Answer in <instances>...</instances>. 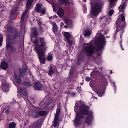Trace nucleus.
I'll return each mask as SVG.
<instances>
[{
	"label": "nucleus",
	"mask_w": 128,
	"mask_h": 128,
	"mask_svg": "<svg viewBox=\"0 0 128 128\" xmlns=\"http://www.w3.org/2000/svg\"><path fill=\"white\" fill-rule=\"evenodd\" d=\"M60 107H58V106L57 108L56 112V116H60Z\"/></svg>",
	"instance_id": "nucleus-35"
},
{
	"label": "nucleus",
	"mask_w": 128,
	"mask_h": 128,
	"mask_svg": "<svg viewBox=\"0 0 128 128\" xmlns=\"http://www.w3.org/2000/svg\"><path fill=\"white\" fill-rule=\"evenodd\" d=\"M84 46H86V44H84Z\"/></svg>",
	"instance_id": "nucleus-55"
},
{
	"label": "nucleus",
	"mask_w": 128,
	"mask_h": 128,
	"mask_svg": "<svg viewBox=\"0 0 128 128\" xmlns=\"http://www.w3.org/2000/svg\"><path fill=\"white\" fill-rule=\"evenodd\" d=\"M84 50L85 54L88 56V58L92 56L96 52V48L92 44H88L87 46H85L84 48Z\"/></svg>",
	"instance_id": "nucleus-7"
},
{
	"label": "nucleus",
	"mask_w": 128,
	"mask_h": 128,
	"mask_svg": "<svg viewBox=\"0 0 128 128\" xmlns=\"http://www.w3.org/2000/svg\"><path fill=\"white\" fill-rule=\"evenodd\" d=\"M82 104V101H79L77 104Z\"/></svg>",
	"instance_id": "nucleus-48"
},
{
	"label": "nucleus",
	"mask_w": 128,
	"mask_h": 128,
	"mask_svg": "<svg viewBox=\"0 0 128 128\" xmlns=\"http://www.w3.org/2000/svg\"><path fill=\"white\" fill-rule=\"evenodd\" d=\"M106 36L104 35H100L99 38L96 40V44H97L98 50L102 52V50H104V46H106Z\"/></svg>",
	"instance_id": "nucleus-6"
},
{
	"label": "nucleus",
	"mask_w": 128,
	"mask_h": 128,
	"mask_svg": "<svg viewBox=\"0 0 128 128\" xmlns=\"http://www.w3.org/2000/svg\"><path fill=\"white\" fill-rule=\"evenodd\" d=\"M28 67H26V64H23L22 66V68L19 69L20 76L21 78L26 76V72H28Z\"/></svg>",
	"instance_id": "nucleus-9"
},
{
	"label": "nucleus",
	"mask_w": 128,
	"mask_h": 128,
	"mask_svg": "<svg viewBox=\"0 0 128 128\" xmlns=\"http://www.w3.org/2000/svg\"><path fill=\"white\" fill-rule=\"evenodd\" d=\"M4 42V36L2 34H0V48L2 46V44Z\"/></svg>",
	"instance_id": "nucleus-31"
},
{
	"label": "nucleus",
	"mask_w": 128,
	"mask_h": 128,
	"mask_svg": "<svg viewBox=\"0 0 128 128\" xmlns=\"http://www.w3.org/2000/svg\"><path fill=\"white\" fill-rule=\"evenodd\" d=\"M96 72H93L91 73L90 76H96Z\"/></svg>",
	"instance_id": "nucleus-42"
},
{
	"label": "nucleus",
	"mask_w": 128,
	"mask_h": 128,
	"mask_svg": "<svg viewBox=\"0 0 128 128\" xmlns=\"http://www.w3.org/2000/svg\"><path fill=\"white\" fill-rule=\"evenodd\" d=\"M70 46H72L73 42L72 41L70 40H67V41Z\"/></svg>",
	"instance_id": "nucleus-39"
},
{
	"label": "nucleus",
	"mask_w": 128,
	"mask_h": 128,
	"mask_svg": "<svg viewBox=\"0 0 128 128\" xmlns=\"http://www.w3.org/2000/svg\"><path fill=\"white\" fill-rule=\"evenodd\" d=\"M52 24L53 26V32H54V34H56V32H58V25L56 24V23L55 22H52Z\"/></svg>",
	"instance_id": "nucleus-16"
},
{
	"label": "nucleus",
	"mask_w": 128,
	"mask_h": 128,
	"mask_svg": "<svg viewBox=\"0 0 128 128\" xmlns=\"http://www.w3.org/2000/svg\"><path fill=\"white\" fill-rule=\"evenodd\" d=\"M120 46H121V48H122V50H124V48H122V44H121Z\"/></svg>",
	"instance_id": "nucleus-50"
},
{
	"label": "nucleus",
	"mask_w": 128,
	"mask_h": 128,
	"mask_svg": "<svg viewBox=\"0 0 128 128\" xmlns=\"http://www.w3.org/2000/svg\"><path fill=\"white\" fill-rule=\"evenodd\" d=\"M40 32L38 31V30L36 28H32V34H31V40H32L34 38H36L34 40H34H40V38H42V37H40Z\"/></svg>",
	"instance_id": "nucleus-8"
},
{
	"label": "nucleus",
	"mask_w": 128,
	"mask_h": 128,
	"mask_svg": "<svg viewBox=\"0 0 128 128\" xmlns=\"http://www.w3.org/2000/svg\"><path fill=\"white\" fill-rule=\"evenodd\" d=\"M64 28H66V29L67 30V28H68V26H64Z\"/></svg>",
	"instance_id": "nucleus-53"
},
{
	"label": "nucleus",
	"mask_w": 128,
	"mask_h": 128,
	"mask_svg": "<svg viewBox=\"0 0 128 128\" xmlns=\"http://www.w3.org/2000/svg\"><path fill=\"white\" fill-rule=\"evenodd\" d=\"M10 84H3L2 85V90L4 92H10Z\"/></svg>",
	"instance_id": "nucleus-14"
},
{
	"label": "nucleus",
	"mask_w": 128,
	"mask_h": 128,
	"mask_svg": "<svg viewBox=\"0 0 128 128\" xmlns=\"http://www.w3.org/2000/svg\"><path fill=\"white\" fill-rule=\"evenodd\" d=\"M28 14V10H26L21 16V22H24V20H26V16Z\"/></svg>",
	"instance_id": "nucleus-24"
},
{
	"label": "nucleus",
	"mask_w": 128,
	"mask_h": 128,
	"mask_svg": "<svg viewBox=\"0 0 128 128\" xmlns=\"http://www.w3.org/2000/svg\"><path fill=\"white\" fill-rule=\"evenodd\" d=\"M103 4L102 2H98L95 3L93 6H92V15L96 16L100 12H102V10Z\"/></svg>",
	"instance_id": "nucleus-5"
},
{
	"label": "nucleus",
	"mask_w": 128,
	"mask_h": 128,
	"mask_svg": "<svg viewBox=\"0 0 128 128\" xmlns=\"http://www.w3.org/2000/svg\"><path fill=\"white\" fill-rule=\"evenodd\" d=\"M34 0H28L26 5V8L28 10L30 8L32 4H34Z\"/></svg>",
	"instance_id": "nucleus-21"
},
{
	"label": "nucleus",
	"mask_w": 128,
	"mask_h": 128,
	"mask_svg": "<svg viewBox=\"0 0 128 128\" xmlns=\"http://www.w3.org/2000/svg\"><path fill=\"white\" fill-rule=\"evenodd\" d=\"M4 110L5 114H10V109L4 108Z\"/></svg>",
	"instance_id": "nucleus-40"
},
{
	"label": "nucleus",
	"mask_w": 128,
	"mask_h": 128,
	"mask_svg": "<svg viewBox=\"0 0 128 128\" xmlns=\"http://www.w3.org/2000/svg\"><path fill=\"white\" fill-rule=\"evenodd\" d=\"M12 30H14V28L12 26H8L7 27V32L8 34H12Z\"/></svg>",
	"instance_id": "nucleus-30"
},
{
	"label": "nucleus",
	"mask_w": 128,
	"mask_h": 128,
	"mask_svg": "<svg viewBox=\"0 0 128 128\" xmlns=\"http://www.w3.org/2000/svg\"><path fill=\"white\" fill-rule=\"evenodd\" d=\"M24 126H26V123L24 124Z\"/></svg>",
	"instance_id": "nucleus-59"
},
{
	"label": "nucleus",
	"mask_w": 128,
	"mask_h": 128,
	"mask_svg": "<svg viewBox=\"0 0 128 128\" xmlns=\"http://www.w3.org/2000/svg\"><path fill=\"white\" fill-rule=\"evenodd\" d=\"M31 116L33 118H40V116H38V112L37 111H34L31 114Z\"/></svg>",
	"instance_id": "nucleus-19"
},
{
	"label": "nucleus",
	"mask_w": 128,
	"mask_h": 128,
	"mask_svg": "<svg viewBox=\"0 0 128 128\" xmlns=\"http://www.w3.org/2000/svg\"><path fill=\"white\" fill-rule=\"evenodd\" d=\"M112 74V72L111 71V72H110V74Z\"/></svg>",
	"instance_id": "nucleus-54"
},
{
	"label": "nucleus",
	"mask_w": 128,
	"mask_h": 128,
	"mask_svg": "<svg viewBox=\"0 0 128 128\" xmlns=\"http://www.w3.org/2000/svg\"><path fill=\"white\" fill-rule=\"evenodd\" d=\"M65 24L67 25L68 26L72 24V20H68V19H66L65 20Z\"/></svg>",
	"instance_id": "nucleus-37"
},
{
	"label": "nucleus",
	"mask_w": 128,
	"mask_h": 128,
	"mask_svg": "<svg viewBox=\"0 0 128 128\" xmlns=\"http://www.w3.org/2000/svg\"><path fill=\"white\" fill-rule=\"evenodd\" d=\"M92 36V32L87 30L84 33V36Z\"/></svg>",
	"instance_id": "nucleus-33"
},
{
	"label": "nucleus",
	"mask_w": 128,
	"mask_h": 128,
	"mask_svg": "<svg viewBox=\"0 0 128 128\" xmlns=\"http://www.w3.org/2000/svg\"><path fill=\"white\" fill-rule=\"evenodd\" d=\"M79 108V112L78 108ZM74 112H76V117L74 120L75 126H80V124H84V128L86 124L88 126L92 124V122L94 120V112L92 110H90V106L83 104L75 106Z\"/></svg>",
	"instance_id": "nucleus-1"
},
{
	"label": "nucleus",
	"mask_w": 128,
	"mask_h": 128,
	"mask_svg": "<svg viewBox=\"0 0 128 128\" xmlns=\"http://www.w3.org/2000/svg\"><path fill=\"white\" fill-rule=\"evenodd\" d=\"M38 24L40 26H42V22L40 20H37Z\"/></svg>",
	"instance_id": "nucleus-44"
},
{
	"label": "nucleus",
	"mask_w": 128,
	"mask_h": 128,
	"mask_svg": "<svg viewBox=\"0 0 128 128\" xmlns=\"http://www.w3.org/2000/svg\"><path fill=\"white\" fill-rule=\"evenodd\" d=\"M65 38H66V40H70V38H72V34H70L68 32H65L64 33V34Z\"/></svg>",
	"instance_id": "nucleus-20"
},
{
	"label": "nucleus",
	"mask_w": 128,
	"mask_h": 128,
	"mask_svg": "<svg viewBox=\"0 0 128 128\" xmlns=\"http://www.w3.org/2000/svg\"><path fill=\"white\" fill-rule=\"evenodd\" d=\"M13 34V36H10L8 38V42H6V50H10L11 48H12V44H18V38H20V32L16 31Z\"/></svg>",
	"instance_id": "nucleus-4"
},
{
	"label": "nucleus",
	"mask_w": 128,
	"mask_h": 128,
	"mask_svg": "<svg viewBox=\"0 0 128 128\" xmlns=\"http://www.w3.org/2000/svg\"><path fill=\"white\" fill-rule=\"evenodd\" d=\"M54 74V71L52 70V66H50L49 71L48 72V74L50 76H52V74Z\"/></svg>",
	"instance_id": "nucleus-27"
},
{
	"label": "nucleus",
	"mask_w": 128,
	"mask_h": 128,
	"mask_svg": "<svg viewBox=\"0 0 128 128\" xmlns=\"http://www.w3.org/2000/svg\"><path fill=\"white\" fill-rule=\"evenodd\" d=\"M110 2V8H114V2H116L118 0H109Z\"/></svg>",
	"instance_id": "nucleus-29"
},
{
	"label": "nucleus",
	"mask_w": 128,
	"mask_h": 128,
	"mask_svg": "<svg viewBox=\"0 0 128 128\" xmlns=\"http://www.w3.org/2000/svg\"><path fill=\"white\" fill-rule=\"evenodd\" d=\"M96 98V100H98V98Z\"/></svg>",
	"instance_id": "nucleus-58"
},
{
	"label": "nucleus",
	"mask_w": 128,
	"mask_h": 128,
	"mask_svg": "<svg viewBox=\"0 0 128 128\" xmlns=\"http://www.w3.org/2000/svg\"><path fill=\"white\" fill-rule=\"evenodd\" d=\"M14 80L17 84H22V79L18 74L14 75Z\"/></svg>",
	"instance_id": "nucleus-18"
},
{
	"label": "nucleus",
	"mask_w": 128,
	"mask_h": 128,
	"mask_svg": "<svg viewBox=\"0 0 128 128\" xmlns=\"http://www.w3.org/2000/svg\"><path fill=\"white\" fill-rule=\"evenodd\" d=\"M8 63L6 62H3L1 63V64L0 66V68H1V70H6L8 68Z\"/></svg>",
	"instance_id": "nucleus-12"
},
{
	"label": "nucleus",
	"mask_w": 128,
	"mask_h": 128,
	"mask_svg": "<svg viewBox=\"0 0 128 128\" xmlns=\"http://www.w3.org/2000/svg\"><path fill=\"white\" fill-rule=\"evenodd\" d=\"M86 82H90V80H92V78L88 76L86 78Z\"/></svg>",
	"instance_id": "nucleus-46"
},
{
	"label": "nucleus",
	"mask_w": 128,
	"mask_h": 128,
	"mask_svg": "<svg viewBox=\"0 0 128 128\" xmlns=\"http://www.w3.org/2000/svg\"><path fill=\"white\" fill-rule=\"evenodd\" d=\"M35 46L34 50L36 52L40 64H46V51L48 49L46 46L48 43L44 38H40L34 42Z\"/></svg>",
	"instance_id": "nucleus-2"
},
{
	"label": "nucleus",
	"mask_w": 128,
	"mask_h": 128,
	"mask_svg": "<svg viewBox=\"0 0 128 128\" xmlns=\"http://www.w3.org/2000/svg\"><path fill=\"white\" fill-rule=\"evenodd\" d=\"M46 2H48V0H46Z\"/></svg>",
	"instance_id": "nucleus-60"
},
{
	"label": "nucleus",
	"mask_w": 128,
	"mask_h": 128,
	"mask_svg": "<svg viewBox=\"0 0 128 128\" xmlns=\"http://www.w3.org/2000/svg\"><path fill=\"white\" fill-rule=\"evenodd\" d=\"M96 94L100 98H102V96L104 94V90L102 87L98 88L96 90Z\"/></svg>",
	"instance_id": "nucleus-13"
},
{
	"label": "nucleus",
	"mask_w": 128,
	"mask_h": 128,
	"mask_svg": "<svg viewBox=\"0 0 128 128\" xmlns=\"http://www.w3.org/2000/svg\"><path fill=\"white\" fill-rule=\"evenodd\" d=\"M96 60H98V57L93 58L92 62H96Z\"/></svg>",
	"instance_id": "nucleus-47"
},
{
	"label": "nucleus",
	"mask_w": 128,
	"mask_h": 128,
	"mask_svg": "<svg viewBox=\"0 0 128 128\" xmlns=\"http://www.w3.org/2000/svg\"><path fill=\"white\" fill-rule=\"evenodd\" d=\"M42 122V119L38 120L37 122H35L32 126L33 128H40V122Z\"/></svg>",
	"instance_id": "nucleus-17"
},
{
	"label": "nucleus",
	"mask_w": 128,
	"mask_h": 128,
	"mask_svg": "<svg viewBox=\"0 0 128 128\" xmlns=\"http://www.w3.org/2000/svg\"><path fill=\"white\" fill-rule=\"evenodd\" d=\"M20 92L23 96H28V92L26 91V89L24 88H22Z\"/></svg>",
	"instance_id": "nucleus-22"
},
{
	"label": "nucleus",
	"mask_w": 128,
	"mask_h": 128,
	"mask_svg": "<svg viewBox=\"0 0 128 128\" xmlns=\"http://www.w3.org/2000/svg\"><path fill=\"white\" fill-rule=\"evenodd\" d=\"M64 26V24L62 22H61L60 24V26Z\"/></svg>",
	"instance_id": "nucleus-49"
},
{
	"label": "nucleus",
	"mask_w": 128,
	"mask_h": 128,
	"mask_svg": "<svg viewBox=\"0 0 128 128\" xmlns=\"http://www.w3.org/2000/svg\"><path fill=\"white\" fill-rule=\"evenodd\" d=\"M57 14L60 18H62L64 16V10L62 8H60L57 12Z\"/></svg>",
	"instance_id": "nucleus-15"
},
{
	"label": "nucleus",
	"mask_w": 128,
	"mask_h": 128,
	"mask_svg": "<svg viewBox=\"0 0 128 128\" xmlns=\"http://www.w3.org/2000/svg\"><path fill=\"white\" fill-rule=\"evenodd\" d=\"M24 85L25 86H26L27 88H30V86H32V83L28 82H25L24 83Z\"/></svg>",
	"instance_id": "nucleus-32"
},
{
	"label": "nucleus",
	"mask_w": 128,
	"mask_h": 128,
	"mask_svg": "<svg viewBox=\"0 0 128 128\" xmlns=\"http://www.w3.org/2000/svg\"><path fill=\"white\" fill-rule=\"evenodd\" d=\"M54 128H58V122H54Z\"/></svg>",
	"instance_id": "nucleus-45"
},
{
	"label": "nucleus",
	"mask_w": 128,
	"mask_h": 128,
	"mask_svg": "<svg viewBox=\"0 0 128 128\" xmlns=\"http://www.w3.org/2000/svg\"><path fill=\"white\" fill-rule=\"evenodd\" d=\"M72 96H76V92L72 93Z\"/></svg>",
	"instance_id": "nucleus-51"
},
{
	"label": "nucleus",
	"mask_w": 128,
	"mask_h": 128,
	"mask_svg": "<svg viewBox=\"0 0 128 128\" xmlns=\"http://www.w3.org/2000/svg\"><path fill=\"white\" fill-rule=\"evenodd\" d=\"M114 10H110V12H109V16H112V14H114Z\"/></svg>",
	"instance_id": "nucleus-43"
},
{
	"label": "nucleus",
	"mask_w": 128,
	"mask_h": 128,
	"mask_svg": "<svg viewBox=\"0 0 128 128\" xmlns=\"http://www.w3.org/2000/svg\"><path fill=\"white\" fill-rule=\"evenodd\" d=\"M42 84L40 82H36L34 84V88L35 90H42Z\"/></svg>",
	"instance_id": "nucleus-11"
},
{
	"label": "nucleus",
	"mask_w": 128,
	"mask_h": 128,
	"mask_svg": "<svg viewBox=\"0 0 128 128\" xmlns=\"http://www.w3.org/2000/svg\"><path fill=\"white\" fill-rule=\"evenodd\" d=\"M38 14H41L44 16V14H46V8L41 9V10H40V11L38 12Z\"/></svg>",
	"instance_id": "nucleus-28"
},
{
	"label": "nucleus",
	"mask_w": 128,
	"mask_h": 128,
	"mask_svg": "<svg viewBox=\"0 0 128 128\" xmlns=\"http://www.w3.org/2000/svg\"><path fill=\"white\" fill-rule=\"evenodd\" d=\"M18 14V8H13L11 10V14L12 16H16Z\"/></svg>",
	"instance_id": "nucleus-26"
},
{
	"label": "nucleus",
	"mask_w": 128,
	"mask_h": 128,
	"mask_svg": "<svg viewBox=\"0 0 128 128\" xmlns=\"http://www.w3.org/2000/svg\"><path fill=\"white\" fill-rule=\"evenodd\" d=\"M0 122H2V120H1V118H0Z\"/></svg>",
	"instance_id": "nucleus-56"
},
{
	"label": "nucleus",
	"mask_w": 128,
	"mask_h": 128,
	"mask_svg": "<svg viewBox=\"0 0 128 128\" xmlns=\"http://www.w3.org/2000/svg\"><path fill=\"white\" fill-rule=\"evenodd\" d=\"M54 122H60V116H55Z\"/></svg>",
	"instance_id": "nucleus-38"
},
{
	"label": "nucleus",
	"mask_w": 128,
	"mask_h": 128,
	"mask_svg": "<svg viewBox=\"0 0 128 128\" xmlns=\"http://www.w3.org/2000/svg\"><path fill=\"white\" fill-rule=\"evenodd\" d=\"M39 116H46L48 112L46 111L40 110L38 112Z\"/></svg>",
	"instance_id": "nucleus-23"
},
{
	"label": "nucleus",
	"mask_w": 128,
	"mask_h": 128,
	"mask_svg": "<svg viewBox=\"0 0 128 128\" xmlns=\"http://www.w3.org/2000/svg\"><path fill=\"white\" fill-rule=\"evenodd\" d=\"M126 2H124L123 4H121L120 6L119 7V12H122V14H121V19L118 18L116 22H117V28L116 30L118 32L120 30H123L124 28L126 26V23L124 22H126V17L124 16V10H126Z\"/></svg>",
	"instance_id": "nucleus-3"
},
{
	"label": "nucleus",
	"mask_w": 128,
	"mask_h": 128,
	"mask_svg": "<svg viewBox=\"0 0 128 128\" xmlns=\"http://www.w3.org/2000/svg\"><path fill=\"white\" fill-rule=\"evenodd\" d=\"M56 18H58V16H55Z\"/></svg>",
	"instance_id": "nucleus-57"
},
{
	"label": "nucleus",
	"mask_w": 128,
	"mask_h": 128,
	"mask_svg": "<svg viewBox=\"0 0 128 128\" xmlns=\"http://www.w3.org/2000/svg\"><path fill=\"white\" fill-rule=\"evenodd\" d=\"M42 8V4H38L36 5V10L37 12H40Z\"/></svg>",
	"instance_id": "nucleus-25"
},
{
	"label": "nucleus",
	"mask_w": 128,
	"mask_h": 128,
	"mask_svg": "<svg viewBox=\"0 0 128 128\" xmlns=\"http://www.w3.org/2000/svg\"><path fill=\"white\" fill-rule=\"evenodd\" d=\"M16 124L14 122H12L9 125V128H16Z\"/></svg>",
	"instance_id": "nucleus-34"
},
{
	"label": "nucleus",
	"mask_w": 128,
	"mask_h": 128,
	"mask_svg": "<svg viewBox=\"0 0 128 128\" xmlns=\"http://www.w3.org/2000/svg\"><path fill=\"white\" fill-rule=\"evenodd\" d=\"M80 58H79L78 60V62H80Z\"/></svg>",
	"instance_id": "nucleus-52"
},
{
	"label": "nucleus",
	"mask_w": 128,
	"mask_h": 128,
	"mask_svg": "<svg viewBox=\"0 0 128 128\" xmlns=\"http://www.w3.org/2000/svg\"><path fill=\"white\" fill-rule=\"evenodd\" d=\"M52 60H54V57L52 55H50L47 57V60H48V62H52Z\"/></svg>",
	"instance_id": "nucleus-36"
},
{
	"label": "nucleus",
	"mask_w": 128,
	"mask_h": 128,
	"mask_svg": "<svg viewBox=\"0 0 128 128\" xmlns=\"http://www.w3.org/2000/svg\"><path fill=\"white\" fill-rule=\"evenodd\" d=\"M10 50H12V52H13V54H14V53L16 52V48H14V47H12Z\"/></svg>",
	"instance_id": "nucleus-41"
},
{
	"label": "nucleus",
	"mask_w": 128,
	"mask_h": 128,
	"mask_svg": "<svg viewBox=\"0 0 128 128\" xmlns=\"http://www.w3.org/2000/svg\"><path fill=\"white\" fill-rule=\"evenodd\" d=\"M58 2L60 6H66L70 4V0H58Z\"/></svg>",
	"instance_id": "nucleus-10"
}]
</instances>
